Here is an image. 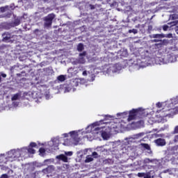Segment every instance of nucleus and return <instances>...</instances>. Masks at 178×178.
<instances>
[{
  "mask_svg": "<svg viewBox=\"0 0 178 178\" xmlns=\"http://www.w3.org/2000/svg\"><path fill=\"white\" fill-rule=\"evenodd\" d=\"M157 108H162L156 115V122L158 123H166L168 118H172L178 113V95L164 102H158L156 104Z\"/></svg>",
  "mask_w": 178,
  "mask_h": 178,
  "instance_id": "nucleus-1",
  "label": "nucleus"
},
{
  "mask_svg": "<svg viewBox=\"0 0 178 178\" xmlns=\"http://www.w3.org/2000/svg\"><path fill=\"white\" fill-rule=\"evenodd\" d=\"M86 136L89 141H92L102 136L103 140H109L111 138V129L109 126L102 125V121L94 122L86 128Z\"/></svg>",
  "mask_w": 178,
  "mask_h": 178,
  "instance_id": "nucleus-2",
  "label": "nucleus"
},
{
  "mask_svg": "<svg viewBox=\"0 0 178 178\" xmlns=\"http://www.w3.org/2000/svg\"><path fill=\"white\" fill-rule=\"evenodd\" d=\"M84 134H87V133H86V131H84L83 130L72 131L68 134H64L63 136L67 137V138L64 140L63 145L67 147L77 145L81 140V136H84ZM69 137L70 138H69Z\"/></svg>",
  "mask_w": 178,
  "mask_h": 178,
  "instance_id": "nucleus-3",
  "label": "nucleus"
},
{
  "mask_svg": "<svg viewBox=\"0 0 178 178\" xmlns=\"http://www.w3.org/2000/svg\"><path fill=\"white\" fill-rule=\"evenodd\" d=\"M24 152L20 149H13L6 152L7 159L9 162H13V161H23L24 156Z\"/></svg>",
  "mask_w": 178,
  "mask_h": 178,
  "instance_id": "nucleus-4",
  "label": "nucleus"
},
{
  "mask_svg": "<svg viewBox=\"0 0 178 178\" xmlns=\"http://www.w3.org/2000/svg\"><path fill=\"white\" fill-rule=\"evenodd\" d=\"M59 144H60V138L58 136L56 138H53L50 141L42 143L47 151H52L53 149H58V147H59Z\"/></svg>",
  "mask_w": 178,
  "mask_h": 178,
  "instance_id": "nucleus-5",
  "label": "nucleus"
},
{
  "mask_svg": "<svg viewBox=\"0 0 178 178\" xmlns=\"http://www.w3.org/2000/svg\"><path fill=\"white\" fill-rule=\"evenodd\" d=\"M120 70H122V66L120 64L111 65L104 71V73L108 76H113L114 73H119Z\"/></svg>",
  "mask_w": 178,
  "mask_h": 178,
  "instance_id": "nucleus-6",
  "label": "nucleus"
},
{
  "mask_svg": "<svg viewBox=\"0 0 178 178\" xmlns=\"http://www.w3.org/2000/svg\"><path fill=\"white\" fill-rule=\"evenodd\" d=\"M159 60L161 61L159 63L160 65H164L165 63H173L176 62V56L168 55L165 58H159Z\"/></svg>",
  "mask_w": 178,
  "mask_h": 178,
  "instance_id": "nucleus-7",
  "label": "nucleus"
},
{
  "mask_svg": "<svg viewBox=\"0 0 178 178\" xmlns=\"http://www.w3.org/2000/svg\"><path fill=\"white\" fill-rule=\"evenodd\" d=\"M64 154L56 156V159L63 161V162H67V156H72L73 152H65Z\"/></svg>",
  "mask_w": 178,
  "mask_h": 178,
  "instance_id": "nucleus-8",
  "label": "nucleus"
},
{
  "mask_svg": "<svg viewBox=\"0 0 178 178\" xmlns=\"http://www.w3.org/2000/svg\"><path fill=\"white\" fill-rule=\"evenodd\" d=\"M102 124H106V126H104L105 127L109 126L110 131L112 129H118V127H119V126L120 125V123L115 122L113 121H111L110 122H105L102 121Z\"/></svg>",
  "mask_w": 178,
  "mask_h": 178,
  "instance_id": "nucleus-9",
  "label": "nucleus"
},
{
  "mask_svg": "<svg viewBox=\"0 0 178 178\" xmlns=\"http://www.w3.org/2000/svg\"><path fill=\"white\" fill-rule=\"evenodd\" d=\"M55 19V15L50 14L47 17H45L44 20V26L45 27H51V25L52 24V21Z\"/></svg>",
  "mask_w": 178,
  "mask_h": 178,
  "instance_id": "nucleus-10",
  "label": "nucleus"
},
{
  "mask_svg": "<svg viewBox=\"0 0 178 178\" xmlns=\"http://www.w3.org/2000/svg\"><path fill=\"white\" fill-rule=\"evenodd\" d=\"M88 74L92 76V81H94L95 79V76H94V68L90 67L89 68H86L85 70L83 72V76H87Z\"/></svg>",
  "mask_w": 178,
  "mask_h": 178,
  "instance_id": "nucleus-11",
  "label": "nucleus"
},
{
  "mask_svg": "<svg viewBox=\"0 0 178 178\" xmlns=\"http://www.w3.org/2000/svg\"><path fill=\"white\" fill-rule=\"evenodd\" d=\"M24 97L26 99H35L38 98V93L37 92H24Z\"/></svg>",
  "mask_w": 178,
  "mask_h": 178,
  "instance_id": "nucleus-12",
  "label": "nucleus"
},
{
  "mask_svg": "<svg viewBox=\"0 0 178 178\" xmlns=\"http://www.w3.org/2000/svg\"><path fill=\"white\" fill-rule=\"evenodd\" d=\"M86 83V79H75L71 81L72 87H77L79 84H84Z\"/></svg>",
  "mask_w": 178,
  "mask_h": 178,
  "instance_id": "nucleus-13",
  "label": "nucleus"
},
{
  "mask_svg": "<svg viewBox=\"0 0 178 178\" xmlns=\"http://www.w3.org/2000/svg\"><path fill=\"white\" fill-rule=\"evenodd\" d=\"M136 111L138 118H145V116L148 115V111H147V110L143 108H137Z\"/></svg>",
  "mask_w": 178,
  "mask_h": 178,
  "instance_id": "nucleus-14",
  "label": "nucleus"
},
{
  "mask_svg": "<svg viewBox=\"0 0 178 178\" xmlns=\"http://www.w3.org/2000/svg\"><path fill=\"white\" fill-rule=\"evenodd\" d=\"M143 136H145V134L144 132H141L134 135L131 138H126L125 140H127L128 143H130L131 141H133V140H140V138H143Z\"/></svg>",
  "mask_w": 178,
  "mask_h": 178,
  "instance_id": "nucleus-15",
  "label": "nucleus"
},
{
  "mask_svg": "<svg viewBox=\"0 0 178 178\" xmlns=\"http://www.w3.org/2000/svg\"><path fill=\"white\" fill-rule=\"evenodd\" d=\"M137 111L136 109H132L131 111H129V118L127 119L128 122H130V120H134V119L137 118Z\"/></svg>",
  "mask_w": 178,
  "mask_h": 178,
  "instance_id": "nucleus-16",
  "label": "nucleus"
},
{
  "mask_svg": "<svg viewBox=\"0 0 178 178\" xmlns=\"http://www.w3.org/2000/svg\"><path fill=\"white\" fill-rule=\"evenodd\" d=\"M21 149L22 151H24V156H26L27 154H35V150L33 149V147H31L30 146L29 147V148L24 147L21 148Z\"/></svg>",
  "mask_w": 178,
  "mask_h": 178,
  "instance_id": "nucleus-17",
  "label": "nucleus"
},
{
  "mask_svg": "<svg viewBox=\"0 0 178 178\" xmlns=\"http://www.w3.org/2000/svg\"><path fill=\"white\" fill-rule=\"evenodd\" d=\"M87 52L83 51V53L79 54V58L78 60L79 63H86V56Z\"/></svg>",
  "mask_w": 178,
  "mask_h": 178,
  "instance_id": "nucleus-18",
  "label": "nucleus"
},
{
  "mask_svg": "<svg viewBox=\"0 0 178 178\" xmlns=\"http://www.w3.org/2000/svg\"><path fill=\"white\" fill-rule=\"evenodd\" d=\"M154 143L159 147H163V145H166V141L165 140V139H162V138H159L154 140Z\"/></svg>",
  "mask_w": 178,
  "mask_h": 178,
  "instance_id": "nucleus-19",
  "label": "nucleus"
},
{
  "mask_svg": "<svg viewBox=\"0 0 178 178\" xmlns=\"http://www.w3.org/2000/svg\"><path fill=\"white\" fill-rule=\"evenodd\" d=\"M171 20H174L173 22H170L171 26H176L178 23V15L174 14L170 16Z\"/></svg>",
  "mask_w": 178,
  "mask_h": 178,
  "instance_id": "nucleus-20",
  "label": "nucleus"
},
{
  "mask_svg": "<svg viewBox=\"0 0 178 178\" xmlns=\"http://www.w3.org/2000/svg\"><path fill=\"white\" fill-rule=\"evenodd\" d=\"M9 162L8 160V156L6 154H0V163H6Z\"/></svg>",
  "mask_w": 178,
  "mask_h": 178,
  "instance_id": "nucleus-21",
  "label": "nucleus"
},
{
  "mask_svg": "<svg viewBox=\"0 0 178 178\" xmlns=\"http://www.w3.org/2000/svg\"><path fill=\"white\" fill-rule=\"evenodd\" d=\"M140 147L141 148H144V149H147L148 154H152V152L151 151V147H149V145L147 143H141L140 145Z\"/></svg>",
  "mask_w": 178,
  "mask_h": 178,
  "instance_id": "nucleus-22",
  "label": "nucleus"
},
{
  "mask_svg": "<svg viewBox=\"0 0 178 178\" xmlns=\"http://www.w3.org/2000/svg\"><path fill=\"white\" fill-rule=\"evenodd\" d=\"M55 170V168H54L53 165L49 166L47 168L43 170V172L44 173H52Z\"/></svg>",
  "mask_w": 178,
  "mask_h": 178,
  "instance_id": "nucleus-23",
  "label": "nucleus"
},
{
  "mask_svg": "<svg viewBox=\"0 0 178 178\" xmlns=\"http://www.w3.org/2000/svg\"><path fill=\"white\" fill-rule=\"evenodd\" d=\"M127 115H129L128 112L118 113H117V118H118V119L127 118Z\"/></svg>",
  "mask_w": 178,
  "mask_h": 178,
  "instance_id": "nucleus-24",
  "label": "nucleus"
},
{
  "mask_svg": "<svg viewBox=\"0 0 178 178\" xmlns=\"http://www.w3.org/2000/svg\"><path fill=\"white\" fill-rule=\"evenodd\" d=\"M10 34L9 33H4L3 34V41H9V40H10Z\"/></svg>",
  "mask_w": 178,
  "mask_h": 178,
  "instance_id": "nucleus-25",
  "label": "nucleus"
},
{
  "mask_svg": "<svg viewBox=\"0 0 178 178\" xmlns=\"http://www.w3.org/2000/svg\"><path fill=\"white\" fill-rule=\"evenodd\" d=\"M94 161V159L92 158V156L88 155L86 156V159L85 160L86 163H88L90 162H92Z\"/></svg>",
  "mask_w": 178,
  "mask_h": 178,
  "instance_id": "nucleus-26",
  "label": "nucleus"
},
{
  "mask_svg": "<svg viewBox=\"0 0 178 178\" xmlns=\"http://www.w3.org/2000/svg\"><path fill=\"white\" fill-rule=\"evenodd\" d=\"M166 37L163 34H153L152 35V38H165Z\"/></svg>",
  "mask_w": 178,
  "mask_h": 178,
  "instance_id": "nucleus-27",
  "label": "nucleus"
},
{
  "mask_svg": "<svg viewBox=\"0 0 178 178\" xmlns=\"http://www.w3.org/2000/svg\"><path fill=\"white\" fill-rule=\"evenodd\" d=\"M57 79L58 80V81H60V83L65 81V80H66V76L65 75H60L57 77Z\"/></svg>",
  "mask_w": 178,
  "mask_h": 178,
  "instance_id": "nucleus-28",
  "label": "nucleus"
},
{
  "mask_svg": "<svg viewBox=\"0 0 178 178\" xmlns=\"http://www.w3.org/2000/svg\"><path fill=\"white\" fill-rule=\"evenodd\" d=\"M19 98H20V93H17L12 97L11 99L12 101H17Z\"/></svg>",
  "mask_w": 178,
  "mask_h": 178,
  "instance_id": "nucleus-29",
  "label": "nucleus"
},
{
  "mask_svg": "<svg viewBox=\"0 0 178 178\" xmlns=\"http://www.w3.org/2000/svg\"><path fill=\"white\" fill-rule=\"evenodd\" d=\"M74 91V88H72V85L65 87V92H70V91Z\"/></svg>",
  "mask_w": 178,
  "mask_h": 178,
  "instance_id": "nucleus-30",
  "label": "nucleus"
},
{
  "mask_svg": "<svg viewBox=\"0 0 178 178\" xmlns=\"http://www.w3.org/2000/svg\"><path fill=\"white\" fill-rule=\"evenodd\" d=\"M77 49L79 52H81L84 49V45L81 43L79 44L77 46Z\"/></svg>",
  "mask_w": 178,
  "mask_h": 178,
  "instance_id": "nucleus-31",
  "label": "nucleus"
},
{
  "mask_svg": "<svg viewBox=\"0 0 178 178\" xmlns=\"http://www.w3.org/2000/svg\"><path fill=\"white\" fill-rule=\"evenodd\" d=\"M39 155H40V156H44L45 155V149L44 148H40L39 149Z\"/></svg>",
  "mask_w": 178,
  "mask_h": 178,
  "instance_id": "nucleus-32",
  "label": "nucleus"
},
{
  "mask_svg": "<svg viewBox=\"0 0 178 178\" xmlns=\"http://www.w3.org/2000/svg\"><path fill=\"white\" fill-rule=\"evenodd\" d=\"M29 147L31 148H37V143L32 142L30 143Z\"/></svg>",
  "mask_w": 178,
  "mask_h": 178,
  "instance_id": "nucleus-33",
  "label": "nucleus"
},
{
  "mask_svg": "<svg viewBox=\"0 0 178 178\" xmlns=\"http://www.w3.org/2000/svg\"><path fill=\"white\" fill-rule=\"evenodd\" d=\"M154 161H155V160H151V159H145L144 160V163H149V162H154Z\"/></svg>",
  "mask_w": 178,
  "mask_h": 178,
  "instance_id": "nucleus-34",
  "label": "nucleus"
},
{
  "mask_svg": "<svg viewBox=\"0 0 178 178\" xmlns=\"http://www.w3.org/2000/svg\"><path fill=\"white\" fill-rule=\"evenodd\" d=\"M129 33H133L134 34H137V33H138V31H137V29H131L129 31Z\"/></svg>",
  "mask_w": 178,
  "mask_h": 178,
  "instance_id": "nucleus-35",
  "label": "nucleus"
},
{
  "mask_svg": "<svg viewBox=\"0 0 178 178\" xmlns=\"http://www.w3.org/2000/svg\"><path fill=\"white\" fill-rule=\"evenodd\" d=\"M113 118H115V117H113V116H112V115H106V120H112V119H113Z\"/></svg>",
  "mask_w": 178,
  "mask_h": 178,
  "instance_id": "nucleus-36",
  "label": "nucleus"
},
{
  "mask_svg": "<svg viewBox=\"0 0 178 178\" xmlns=\"http://www.w3.org/2000/svg\"><path fill=\"white\" fill-rule=\"evenodd\" d=\"M97 151H102V152H104L105 151V149L104 148V147L101 146V147H97Z\"/></svg>",
  "mask_w": 178,
  "mask_h": 178,
  "instance_id": "nucleus-37",
  "label": "nucleus"
},
{
  "mask_svg": "<svg viewBox=\"0 0 178 178\" xmlns=\"http://www.w3.org/2000/svg\"><path fill=\"white\" fill-rule=\"evenodd\" d=\"M138 177H144V176H145V173H144V172H138Z\"/></svg>",
  "mask_w": 178,
  "mask_h": 178,
  "instance_id": "nucleus-38",
  "label": "nucleus"
},
{
  "mask_svg": "<svg viewBox=\"0 0 178 178\" xmlns=\"http://www.w3.org/2000/svg\"><path fill=\"white\" fill-rule=\"evenodd\" d=\"M92 156H93V158H98V153L96 152H92Z\"/></svg>",
  "mask_w": 178,
  "mask_h": 178,
  "instance_id": "nucleus-39",
  "label": "nucleus"
},
{
  "mask_svg": "<svg viewBox=\"0 0 178 178\" xmlns=\"http://www.w3.org/2000/svg\"><path fill=\"white\" fill-rule=\"evenodd\" d=\"M168 29H169V26H168V25H164V26H163V30L164 31H167Z\"/></svg>",
  "mask_w": 178,
  "mask_h": 178,
  "instance_id": "nucleus-40",
  "label": "nucleus"
},
{
  "mask_svg": "<svg viewBox=\"0 0 178 178\" xmlns=\"http://www.w3.org/2000/svg\"><path fill=\"white\" fill-rule=\"evenodd\" d=\"M13 106H14L15 108H16V107L19 106V102H14L13 103Z\"/></svg>",
  "mask_w": 178,
  "mask_h": 178,
  "instance_id": "nucleus-41",
  "label": "nucleus"
},
{
  "mask_svg": "<svg viewBox=\"0 0 178 178\" xmlns=\"http://www.w3.org/2000/svg\"><path fill=\"white\" fill-rule=\"evenodd\" d=\"M163 45H166L167 44H169V40H163Z\"/></svg>",
  "mask_w": 178,
  "mask_h": 178,
  "instance_id": "nucleus-42",
  "label": "nucleus"
},
{
  "mask_svg": "<svg viewBox=\"0 0 178 178\" xmlns=\"http://www.w3.org/2000/svg\"><path fill=\"white\" fill-rule=\"evenodd\" d=\"M165 36L167 37L168 38H172V33L165 35Z\"/></svg>",
  "mask_w": 178,
  "mask_h": 178,
  "instance_id": "nucleus-43",
  "label": "nucleus"
},
{
  "mask_svg": "<svg viewBox=\"0 0 178 178\" xmlns=\"http://www.w3.org/2000/svg\"><path fill=\"white\" fill-rule=\"evenodd\" d=\"M174 141H175V143L178 142V135L175 136Z\"/></svg>",
  "mask_w": 178,
  "mask_h": 178,
  "instance_id": "nucleus-44",
  "label": "nucleus"
},
{
  "mask_svg": "<svg viewBox=\"0 0 178 178\" xmlns=\"http://www.w3.org/2000/svg\"><path fill=\"white\" fill-rule=\"evenodd\" d=\"M1 75L2 77H3V79H6V74H3V72H1Z\"/></svg>",
  "mask_w": 178,
  "mask_h": 178,
  "instance_id": "nucleus-45",
  "label": "nucleus"
},
{
  "mask_svg": "<svg viewBox=\"0 0 178 178\" xmlns=\"http://www.w3.org/2000/svg\"><path fill=\"white\" fill-rule=\"evenodd\" d=\"M45 98H46V99H49L51 98V95H49L48 94H46L45 95Z\"/></svg>",
  "mask_w": 178,
  "mask_h": 178,
  "instance_id": "nucleus-46",
  "label": "nucleus"
},
{
  "mask_svg": "<svg viewBox=\"0 0 178 178\" xmlns=\"http://www.w3.org/2000/svg\"><path fill=\"white\" fill-rule=\"evenodd\" d=\"M1 178H8V175L6 174H3L1 177Z\"/></svg>",
  "mask_w": 178,
  "mask_h": 178,
  "instance_id": "nucleus-47",
  "label": "nucleus"
},
{
  "mask_svg": "<svg viewBox=\"0 0 178 178\" xmlns=\"http://www.w3.org/2000/svg\"><path fill=\"white\" fill-rule=\"evenodd\" d=\"M144 178H151V175L146 174V175H145Z\"/></svg>",
  "mask_w": 178,
  "mask_h": 178,
  "instance_id": "nucleus-48",
  "label": "nucleus"
},
{
  "mask_svg": "<svg viewBox=\"0 0 178 178\" xmlns=\"http://www.w3.org/2000/svg\"><path fill=\"white\" fill-rule=\"evenodd\" d=\"M175 133H178V126L175 128Z\"/></svg>",
  "mask_w": 178,
  "mask_h": 178,
  "instance_id": "nucleus-49",
  "label": "nucleus"
},
{
  "mask_svg": "<svg viewBox=\"0 0 178 178\" xmlns=\"http://www.w3.org/2000/svg\"><path fill=\"white\" fill-rule=\"evenodd\" d=\"M47 162H52L51 159H47L44 161V163H47Z\"/></svg>",
  "mask_w": 178,
  "mask_h": 178,
  "instance_id": "nucleus-50",
  "label": "nucleus"
},
{
  "mask_svg": "<svg viewBox=\"0 0 178 178\" xmlns=\"http://www.w3.org/2000/svg\"><path fill=\"white\" fill-rule=\"evenodd\" d=\"M153 42H159V40H158V39H154V40H153Z\"/></svg>",
  "mask_w": 178,
  "mask_h": 178,
  "instance_id": "nucleus-51",
  "label": "nucleus"
},
{
  "mask_svg": "<svg viewBox=\"0 0 178 178\" xmlns=\"http://www.w3.org/2000/svg\"><path fill=\"white\" fill-rule=\"evenodd\" d=\"M175 31H176L177 34H178V26L176 28Z\"/></svg>",
  "mask_w": 178,
  "mask_h": 178,
  "instance_id": "nucleus-52",
  "label": "nucleus"
},
{
  "mask_svg": "<svg viewBox=\"0 0 178 178\" xmlns=\"http://www.w3.org/2000/svg\"><path fill=\"white\" fill-rule=\"evenodd\" d=\"M140 123H141V124H144V122L140 121Z\"/></svg>",
  "mask_w": 178,
  "mask_h": 178,
  "instance_id": "nucleus-53",
  "label": "nucleus"
},
{
  "mask_svg": "<svg viewBox=\"0 0 178 178\" xmlns=\"http://www.w3.org/2000/svg\"><path fill=\"white\" fill-rule=\"evenodd\" d=\"M2 81V78L0 76V83Z\"/></svg>",
  "mask_w": 178,
  "mask_h": 178,
  "instance_id": "nucleus-54",
  "label": "nucleus"
},
{
  "mask_svg": "<svg viewBox=\"0 0 178 178\" xmlns=\"http://www.w3.org/2000/svg\"><path fill=\"white\" fill-rule=\"evenodd\" d=\"M115 122H118V118H115Z\"/></svg>",
  "mask_w": 178,
  "mask_h": 178,
  "instance_id": "nucleus-55",
  "label": "nucleus"
},
{
  "mask_svg": "<svg viewBox=\"0 0 178 178\" xmlns=\"http://www.w3.org/2000/svg\"><path fill=\"white\" fill-rule=\"evenodd\" d=\"M163 136V134H161V135H160V137H162Z\"/></svg>",
  "mask_w": 178,
  "mask_h": 178,
  "instance_id": "nucleus-56",
  "label": "nucleus"
},
{
  "mask_svg": "<svg viewBox=\"0 0 178 178\" xmlns=\"http://www.w3.org/2000/svg\"><path fill=\"white\" fill-rule=\"evenodd\" d=\"M136 124L138 125V122H137Z\"/></svg>",
  "mask_w": 178,
  "mask_h": 178,
  "instance_id": "nucleus-57",
  "label": "nucleus"
}]
</instances>
